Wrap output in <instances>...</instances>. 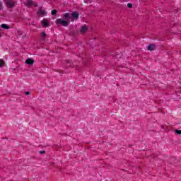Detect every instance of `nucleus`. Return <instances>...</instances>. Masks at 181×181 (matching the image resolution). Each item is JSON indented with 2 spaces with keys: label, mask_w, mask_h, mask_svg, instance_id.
<instances>
[{
  "label": "nucleus",
  "mask_w": 181,
  "mask_h": 181,
  "mask_svg": "<svg viewBox=\"0 0 181 181\" xmlns=\"http://www.w3.org/2000/svg\"><path fill=\"white\" fill-rule=\"evenodd\" d=\"M55 23L57 25H62V26H69V23H70V21L63 20V18H58L55 21Z\"/></svg>",
  "instance_id": "obj_1"
},
{
  "label": "nucleus",
  "mask_w": 181,
  "mask_h": 181,
  "mask_svg": "<svg viewBox=\"0 0 181 181\" xmlns=\"http://www.w3.org/2000/svg\"><path fill=\"white\" fill-rule=\"evenodd\" d=\"M6 5L8 8H13V6H16V1H12V0H4Z\"/></svg>",
  "instance_id": "obj_2"
},
{
  "label": "nucleus",
  "mask_w": 181,
  "mask_h": 181,
  "mask_svg": "<svg viewBox=\"0 0 181 181\" xmlns=\"http://www.w3.org/2000/svg\"><path fill=\"white\" fill-rule=\"evenodd\" d=\"M27 2V6H37L35 2H33L32 0H26Z\"/></svg>",
  "instance_id": "obj_3"
},
{
  "label": "nucleus",
  "mask_w": 181,
  "mask_h": 181,
  "mask_svg": "<svg viewBox=\"0 0 181 181\" xmlns=\"http://www.w3.org/2000/svg\"><path fill=\"white\" fill-rule=\"evenodd\" d=\"M26 64H29L30 66H33V63H35V61L30 58H28L25 61Z\"/></svg>",
  "instance_id": "obj_4"
},
{
  "label": "nucleus",
  "mask_w": 181,
  "mask_h": 181,
  "mask_svg": "<svg viewBox=\"0 0 181 181\" xmlns=\"http://www.w3.org/2000/svg\"><path fill=\"white\" fill-rule=\"evenodd\" d=\"M156 49V45H155L154 44H151L150 45L148 46V50L152 51Z\"/></svg>",
  "instance_id": "obj_5"
},
{
  "label": "nucleus",
  "mask_w": 181,
  "mask_h": 181,
  "mask_svg": "<svg viewBox=\"0 0 181 181\" xmlns=\"http://www.w3.org/2000/svg\"><path fill=\"white\" fill-rule=\"evenodd\" d=\"M71 18V14L66 13L64 15V19L66 21H70V18Z\"/></svg>",
  "instance_id": "obj_6"
},
{
  "label": "nucleus",
  "mask_w": 181,
  "mask_h": 181,
  "mask_svg": "<svg viewBox=\"0 0 181 181\" xmlns=\"http://www.w3.org/2000/svg\"><path fill=\"white\" fill-rule=\"evenodd\" d=\"M42 25L44 28H47V26H49V23H47V20L46 19H44L42 21Z\"/></svg>",
  "instance_id": "obj_7"
},
{
  "label": "nucleus",
  "mask_w": 181,
  "mask_h": 181,
  "mask_svg": "<svg viewBox=\"0 0 181 181\" xmlns=\"http://www.w3.org/2000/svg\"><path fill=\"white\" fill-rule=\"evenodd\" d=\"M37 15H39V16H45L46 15V11H45L43 10H40L37 12Z\"/></svg>",
  "instance_id": "obj_8"
},
{
  "label": "nucleus",
  "mask_w": 181,
  "mask_h": 181,
  "mask_svg": "<svg viewBox=\"0 0 181 181\" xmlns=\"http://www.w3.org/2000/svg\"><path fill=\"white\" fill-rule=\"evenodd\" d=\"M86 32H87V26L86 25L82 26L81 28V33L84 34Z\"/></svg>",
  "instance_id": "obj_9"
},
{
  "label": "nucleus",
  "mask_w": 181,
  "mask_h": 181,
  "mask_svg": "<svg viewBox=\"0 0 181 181\" xmlns=\"http://www.w3.org/2000/svg\"><path fill=\"white\" fill-rule=\"evenodd\" d=\"M16 35L18 37H23V34L22 33V31H21V30H17Z\"/></svg>",
  "instance_id": "obj_10"
},
{
  "label": "nucleus",
  "mask_w": 181,
  "mask_h": 181,
  "mask_svg": "<svg viewBox=\"0 0 181 181\" xmlns=\"http://www.w3.org/2000/svg\"><path fill=\"white\" fill-rule=\"evenodd\" d=\"M72 18L74 19H78V13L77 12L72 13Z\"/></svg>",
  "instance_id": "obj_11"
},
{
  "label": "nucleus",
  "mask_w": 181,
  "mask_h": 181,
  "mask_svg": "<svg viewBox=\"0 0 181 181\" xmlns=\"http://www.w3.org/2000/svg\"><path fill=\"white\" fill-rule=\"evenodd\" d=\"M5 66V61L4 59H0V67H4Z\"/></svg>",
  "instance_id": "obj_12"
},
{
  "label": "nucleus",
  "mask_w": 181,
  "mask_h": 181,
  "mask_svg": "<svg viewBox=\"0 0 181 181\" xmlns=\"http://www.w3.org/2000/svg\"><path fill=\"white\" fill-rule=\"evenodd\" d=\"M1 28H2L3 29H9L10 28L9 26H8V25H6V24H2L1 25Z\"/></svg>",
  "instance_id": "obj_13"
},
{
  "label": "nucleus",
  "mask_w": 181,
  "mask_h": 181,
  "mask_svg": "<svg viewBox=\"0 0 181 181\" xmlns=\"http://www.w3.org/2000/svg\"><path fill=\"white\" fill-rule=\"evenodd\" d=\"M71 66V61H66V67H70Z\"/></svg>",
  "instance_id": "obj_14"
},
{
  "label": "nucleus",
  "mask_w": 181,
  "mask_h": 181,
  "mask_svg": "<svg viewBox=\"0 0 181 181\" xmlns=\"http://www.w3.org/2000/svg\"><path fill=\"white\" fill-rule=\"evenodd\" d=\"M51 13H52V15H53V16L57 15V11H56V10H52Z\"/></svg>",
  "instance_id": "obj_15"
},
{
  "label": "nucleus",
  "mask_w": 181,
  "mask_h": 181,
  "mask_svg": "<svg viewBox=\"0 0 181 181\" xmlns=\"http://www.w3.org/2000/svg\"><path fill=\"white\" fill-rule=\"evenodd\" d=\"M175 134H177V135H181V130L175 129Z\"/></svg>",
  "instance_id": "obj_16"
},
{
  "label": "nucleus",
  "mask_w": 181,
  "mask_h": 181,
  "mask_svg": "<svg viewBox=\"0 0 181 181\" xmlns=\"http://www.w3.org/2000/svg\"><path fill=\"white\" fill-rule=\"evenodd\" d=\"M85 4H91L93 2L92 0H84Z\"/></svg>",
  "instance_id": "obj_17"
},
{
  "label": "nucleus",
  "mask_w": 181,
  "mask_h": 181,
  "mask_svg": "<svg viewBox=\"0 0 181 181\" xmlns=\"http://www.w3.org/2000/svg\"><path fill=\"white\" fill-rule=\"evenodd\" d=\"M127 7H128V8H132V4L128 3V4H127Z\"/></svg>",
  "instance_id": "obj_18"
},
{
  "label": "nucleus",
  "mask_w": 181,
  "mask_h": 181,
  "mask_svg": "<svg viewBox=\"0 0 181 181\" xmlns=\"http://www.w3.org/2000/svg\"><path fill=\"white\" fill-rule=\"evenodd\" d=\"M42 37H46V33L45 32L42 33Z\"/></svg>",
  "instance_id": "obj_19"
},
{
  "label": "nucleus",
  "mask_w": 181,
  "mask_h": 181,
  "mask_svg": "<svg viewBox=\"0 0 181 181\" xmlns=\"http://www.w3.org/2000/svg\"><path fill=\"white\" fill-rule=\"evenodd\" d=\"M40 153L41 155H43L44 153H46V151H40Z\"/></svg>",
  "instance_id": "obj_20"
},
{
  "label": "nucleus",
  "mask_w": 181,
  "mask_h": 181,
  "mask_svg": "<svg viewBox=\"0 0 181 181\" xmlns=\"http://www.w3.org/2000/svg\"><path fill=\"white\" fill-rule=\"evenodd\" d=\"M25 95H30V92H25Z\"/></svg>",
  "instance_id": "obj_21"
},
{
  "label": "nucleus",
  "mask_w": 181,
  "mask_h": 181,
  "mask_svg": "<svg viewBox=\"0 0 181 181\" xmlns=\"http://www.w3.org/2000/svg\"><path fill=\"white\" fill-rule=\"evenodd\" d=\"M2 9V1H0V11Z\"/></svg>",
  "instance_id": "obj_22"
},
{
  "label": "nucleus",
  "mask_w": 181,
  "mask_h": 181,
  "mask_svg": "<svg viewBox=\"0 0 181 181\" xmlns=\"http://www.w3.org/2000/svg\"><path fill=\"white\" fill-rule=\"evenodd\" d=\"M0 37H1V34H0Z\"/></svg>",
  "instance_id": "obj_23"
}]
</instances>
